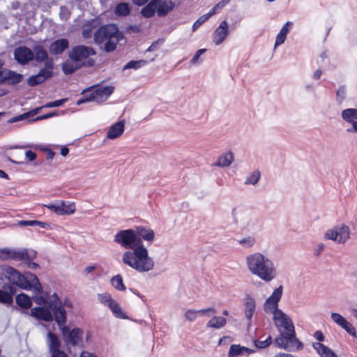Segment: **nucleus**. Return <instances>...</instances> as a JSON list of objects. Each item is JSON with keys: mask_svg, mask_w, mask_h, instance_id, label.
I'll return each mask as SVG.
<instances>
[{"mask_svg": "<svg viewBox=\"0 0 357 357\" xmlns=\"http://www.w3.org/2000/svg\"><path fill=\"white\" fill-rule=\"evenodd\" d=\"M122 261L139 273L148 272L154 266V261L144 244L132 250H126L122 255Z\"/></svg>", "mask_w": 357, "mask_h": 357, "instance_id": "nucleus-1", "label": "nucleus"}, {"mask_svg": "<svg viewBox=\"0 0 357 357\" xmlns=\"http://www.w3.org/2000/svg\"><path fill=\"white\" fill-rule=\"evenodd\" d=\"M52 299L48 298L47 305L35 307L31 310V314L38 320L52 322L61 319V317H67V312L62 306V300L54 292L52 295Z\"/></svg>", "mask_w": 357, "mask_h": 357, "instance_id": "nucleus-2", "label": "nucleus"}, {"mask_svg": "<svg viewBox=\"0 0 357 357\" xmlns=\"http://www.w3.org/2000/svg\"><path fill=\"white\" fill-rule=\"evenodd\" d=\"M247 265L250 272L265 282L275 278L276 271L273 261L264 255L257 252L247 257Z\"/></svg>", "mask_w": 357, "mask_h": 357, "instance_id": "nucleus-3", "label": "nucleus"}, {"mask_svg": "<svg viewBox=\"0 0 357 357\" xmlns=\"http://www.w3.org/2000/svg\"><path fill=\"white\" fill-rule=\"evenodd\" d=\"M61 331L63 340L66 347L67 351L72 357H77L76 353H73L71 347H84V331L79 327L70 328L66 325L67 317H61V319L54 321Z\"/></svg>", "mask_w": 357, "mask_h": 357, "instance_id": "nucleus-4", "label": "nucleus"}, {"mask_svg": "<svg viewBox=\"0 0 357 357\" xmlns=\"http://www.w3.org/2000/svg\"><path fill=\"white\" fill-rule=\"evenodd\" d=\"M175 8L172 0H151L140 11L142 17L146 19L153 17L155 14L158 17L167 16Z\"/></svg>", "mask_w": 357, "mask_h": 357, "instance_id": "nucleus-5", "label": "nucleus"}, {"mask_svg": "<svg viewBox=\"0 0 357 357\" xmlns=\"http://www.w3.org/2000/svg\"><path fill=\"white\" fill-rule=\"evenodd\" d=\"M114 241L128 250H132L144 244L137 237L134 228L118 231L114 236Z\"/></svg>", "mask_w": 357, "mask_h": 357, "instance_id": "nucleus-6", "label": "nucleus"}, {"mask_svg": "<svg viewBox=\"0 0 357 357\" xmlns=\"http://www.w3.org/2000/svg\"><path fill=\"white\" fill-rule=\"evenodd\" d=\"M96 54V50L91 47L85 45H77L73 46L68 52V57L73 62L77 63H86L89 60L92 61L91 67L96 64V60L91 58Z\"/></svg>", "mask_w": 357, "mask_h": 357, "instance_id": "nucleus-7", "label": "nucleus"}, {"mask_svg": "<svg viewBox=\"0 0 357 357\" xmlns=\"http://www.w3.org/2000/svg\"><path fill=\"white\" fill-rule=\"evenodd\" d=\"M275 345L287 351H300L303 348V344L296 337L289 333L280 331V335L275 338Z\"/></svg>", "mask_w": 357, "mask_h": 357, "instance_id": "nucleus-8", "label": "nucleus"}, {"mask_svg": "<svg viewBox=\"0 0 357 357\" xmlns=\"http://www.w3.org/2000/svg\"><path fill=\"white\" fill-rule=\"evenodd\" d=\"M326 239L332 240L338 243H344L350 238L349 227L346 225L336 226L328 230L324 235Z\"/></svg>", "mask_w": 357, "mask_h": 357, "instance_id": "nucleus-9", "label": "nucleus"}, {"mask_svg": "<svg viewBox=\"0 0 357 357\" xmlns=\"http://www.w3.org/2000/svg\"><path fill=\"white\" fill-rule=\"evenodd\" d=\"M275 325L279 332L282 331L281 328H284V333H289L291 335L296 336L294 324L291 319L283 311L278 312L273 317Z\"/></svg>", "mask_w": 357, "mask_h": 357, "instance_id": "nucleus-10", "label": "nucleus"}, {"mask_svg": "<svg viewBox=\"0 0 357 357\" xmlns=\"http://www.w3.org/2000/svg\"><path fill=\"white\" fill-rule=\"evenodd\" d=\"M114 24L115 23H108L100 25L93 34L94 43L100 45L107 40L112 39L116 31Z\"/></svg>", "mask_w": 357, "mask_h": 357, "instance_id": "nucleus-11", "label": "nucleus"}, {"mask_svg": "<svg viewBox=\"0 0 357 357\" xmlns=\"http://www.w3.org/2000/svg\"><path fill=\"white\" fill-rule=\"evenodd\" d=\"M93 89L96 102L100 103L105 101L114 91V86H100V85H93L85 89H84L82 93L85 91H89Z\"/></svg>", "mask_w": 357, "mask_h": 357, "instance_id": "nucleus-12", "label": "nucleus"}, {"mask_svg": "<svg viewBox=\"0 0 357 357\" xmlns=\"http://www.w3.org/2000/svg\"><path fill=\"white\" fill-rule=\"evenodd\" d=\"M24 290H33L36 293H44L36 274L24 271Z\"/></svg>", "mask_w": 357, "mask_h": 357, "instance_id": "nucleus-13", "label": "nucleus"}, {"mask_svg": "<svg viewBox=\"0 0 357 357\" xmlns=\"http://www.w3.org/2000/svg\"><path fill=\"white\" fill-rule=\"evenodd\" d=\"M332 320L348 334L354 338H357V333L355 327L345 317L337 312H332L331 314Z\"/></svg>", "mask_w": 357, "mask_h": 357, "instance_id": "nucleus-14", "label": "nucleus"}, {"mask_svg": "<svg viewBox=\"0 0 357 357\" xmlns=\"http://www.w3.org/2000/svg\"><path fill=\"white\" fill-rule=\"evenodd\" d=\"M2 271L11 283L8 285H13L15 288H22V274L20 272L12 266H2Z\"/></svg>", "mask_w": 357, "mask_h": 357, "instance_id": "nucleus-15", "label": "nucleus"}, {"mask_svg": "<svg viewBox=\"0 0 357 357\" xmlns=\"http://www.w3.org/2000/svg\"><path fill=\"white\" fill-rule=\"evenodd\" d=\"M70 42L66 38H60L52 41L49 45V52L52 55H61L69 48Z\"/></svg>", "mask_w": 357, "mask_h": 357, "instance_id": "nucleus-16", "label": "nucleus"}, {"mask_svg": "<svg viewBox=\"0 0 357 357\" xmlns=\"http://www.w3.org/2000/svg\"><path fill=\"white\" fill-rule=\"evenodd\" d=\"M37 252L31 248H24V268L30 270H36L40 268L39 264L34 260L37 257Z\"/></svg>", "mask_w": 357, "mask_h": 357, "instance_id": "nucleus-17", "label": "nucleus"}, {"mask_svg": "<svg viewBox=\"0 0 357 357\" xmlns=\"http://www.w3.org/2000/svg\"><path fill=\"white\" fill-rule=\"evenodd\" d=\"M229 34V24L226 20H223L213 32L214 43L216 45H220Z\"/></svg>", "mask_w": 357, "mask_h": 357, "instance_id": "nucleus-18", "label": "nucleus"}, {"mask_svg": "<svg viewBox=\"0 0 357 357\" xmlns=\"http://www.w3.org/2000/svg\"><path fill=\"white\" fill-rule=\"evenodd\" d=\"M75 64L72 63L69 61H64L61 65V69L64 75H71L77 70L82 68H91L92 61L89 60L86 63H77V62H74Z\"/></svg>", "mask_w": 357, "mask_h": 357, "instance_id": "nucleus-19", "label": "nucleus"}, {"mask_svg": "<svg viewBox=\"0 0 357 357\" xmlns=\"http://www.w3.org/2000/svg\"><path fill=\"white\" fill-rule=\"evenodd\" d=\"M22 260V250L20 248H3L0 249V260Z\"/></svg>", "mask_w": 357, "mask_h": 357, "instance_id": "nucleus-20", "label": "nucleus"}, {"mask_svg": "<svg viewBox=\"0 0 357 357\" xmlns=\"http://www.w3.org/2000/svg\"><path fill=\"white\" fill-rule=\"evenodd\" d=\"M22 75L15 73L14 71L4 69L0 70V83L14 84L21 81Z\"/></svg>", "mask_w": 357, "mask_h": 357, "instance_id": "nucleus-21", "label": "nucleus"}, {"mask_svg": "<svg viewBox=\"0 0 357 357\" xmlns=\"http://www.w3.org/2000/svg\"><path fill=\"white\" fill-rule=\"evenodd\" d=\"M256 310V302L254 298L250 295H247L245 298L244 303V313L246 319H248V325L250 326L252 324V318Z\"/></svg>", "mask_w": 357, "mask_h": 357, "instance_id": "nucleus-22", "label": "nucleus"}, {"mask_svg": "<svg viewBox=\"0 0 357 357\" xmlns=\"http://www.w3.org/2000/svg\"><path fill=\"white\" fill-rule=\"evenodd\" d=\"M134 229L141 241L152 242L154 240L155 232L153 229L142 225L135 226Z\"/></svg>", "mask_w": 357, "mask_h": 357, "instance_id": "nucleus-23", "label": "nucleus"}, {"mask_svg": "<svg viewBox=\"0 0 357 357\" xmlns=\"http://www.w3.org/2000/svg\"><path fill=\"white\" fill-rule=\"evenodd\" d=\"M15 293V287L13 285H4L3 289H0V303L8 305L13 303V296Z\"/></svg>", "mask_w": 357, "mask_h": 357, "instance_id": "nucleus-24", "label": "nucleus"}, {"mask_svg": "<svg viewBox=\"0 0 357 357\" xmlns=\"http://www.w3.org/2000/svg\"><path fill=\"white\" fill-rule=\"evenodd\" d=\"M125 130V120H121L112 125L107 132V137L109 139H114L120 137Z\"/></svg>", "mask_w": 357, "mask_h": 357, "instance_id": "nucleus-25", "label": "nucleus"}, {"mask_svg": "<svg viewBox=\"0 0 357 357\" xmlns=\"http://www.w3.org/2000/svg\"><path fill=\"white\" fill-rule=\"evenodd\" d=\"M100 24V20L98 17L93 18L90 20L86 21L83 26V30L82 31V36L84 39H89L91 38L92 31L98 28Z\"/></svg>", "mask_w": 357, "mask_h": 357, "instance_id": "nucleus-26", "label": "nucleus"}, {"mask_svg": "<svg viewBox=\"0 0 357 357\" xmlns=\"http://www.w3.org/2000/svg\"><path fill=\"white\" fill-rule=\"evenodd\" d=\"M294 23L291 21H287L281 28L279 33L277 34L275 41V47L283 44L287 38V36L290 29L293 27Z\"/></svg>", "mask_w": 357, "mask_h": 357, "instance_id": "nucleus-27", "label": "nucleus"}, {"mask_svg": "<svg viewBox=\"0 0 357 357\" xmlns=\"http://www.w3.org/2000/svg\"><path fill=\"white\" fill-rule=\"evenodd\" d=\"M312 347L321 357H338L330 347L321 342H313Z\"/></svg>", "mask_w": 357, "mask_h": 357, "instance_id": "nucleus-28", "label": "nucleus"}, {"mask_svg": "<svg viewBox=\"0 0 357 357\" xmlns=\"http://www.w3.org/2000/svg\"><path fill=\"white\" fill-rule=\"evenodd\" d=\"M47 342L49 346L50 352L52 354L58 350H61V341L59 339V337L55 333L52 331H49L47 334Z\"/></svg>", "mask_w": 357, "mask_h": 357, "instance_id": "nucleus-29", "label": "nucleus"}, {"mask_svg": "<svg viewBox=\"0 0 357 357\" xmlns=\"http://www.w3.org/2000/svg\"><path fill=\"white\" fill-rule=\"evenodd\" d=\"M132 10V6L128 2H119L114 8V14L118 17H127Z\"/></svg>", "mask_w": 357, "mask_h": 357, "instance_id": "nucleus-30", "label": "nucleus"}, {"mask_svg": "<svg viewBox=\"0 0 357 357\" xmlns=\"http://www.w3.org/2000/svg\"><path fill=\"white\" fill-rule=\"evenodd\" d=\"M33 56L34 61L43 63L45 59H47L48 53L43 46L37 44L33 46Z\"/></svg>", "mask_w": 357, "mask_h": 357, "instance_id": "nucleus-31", "label": "nucleus"}, {"mask_svg": "<svg viewBox=\"0 0 357 357\" xmlns=\"http://www.w3.org/2000/svg\"><path fill=\"white\" fill-rule=\"evenodd\" d=\"M234 160V156L231 151H228L218 158L213 164L215 167H229Z\"/></svg>", "mask_w": 357, "mask_h": 357, "instance_id": "nucleus-32", "label": "nucleus"}, {"mask_svg": "<svg viewBox=\"0 0 357 357\" xmlns=\"http://www.w3.org/2000/svg\"><path fill=\"white\" fill-rule=\"evenodd\" d=\"M341 116L344 121L347 123H352L357 121V109L356 108H347L343 109L341 113Z\"/></svg>", "mask_w": 357, "mask_h": 357, "instance_id": "nucleus-33", "label": "nucleus"}, {"mask_svg": "<svg viewBox=\"0 0 357 357\" xmlns=\"http://www.w3.org/2000/svg\"><path fill=\"white\" fill-rule=\"evenodd\" d=\"M109 308L111 310L113 316L116 318L121 319H129V317L125 312H123L117 301H115Z\"/></svg>", "mask_w": 357, "mask_h": 357, "instance_id": "nucleus-34", "label": "nucleus"}, {"mask_svg": "<svg viewBox=\"0 0 357 357\" xmlns=\"http://www.w3.org/2000/svg\"><path fill=\"white\" fill-rule=\"evenodd\" d=\"M227 324V319L223 317L213 316L206 324L207 328L215 329L225 326Z\"/></svg>", "mask_w": 357, "mask_h": 357, "instance_id": "nucleus-35", "label": "nucleus"}, {"mask_svg": "<svg viewBox=\"0 0 357 357\" xmlns=\"http://www.w3.org/2000/svg\"><path fill=\"white\" fill-rule=\"evenodd\" d=\"M264 310L266 313H272L273 316L282 311L281 309L278 308V303L274 301H270V299L268 298L265 301L264 304Z\"/></svg>", "mask_w": 357, "mask_h": 357, "instance_id": "nucleus-36", "label": "nucleus"}, {"mask_svg": "<svg viewBox=\"0 0 357 357\" xmlns=\"http://www.w3.org/2000/svg\"><path fill=\"white\" fill-rule=\"evenodd\" d=\"M147 64L148 61L144 59L130 60L123 67L122 70L123 71L128 69L138 70Z\"/></svg>", "mask_w": 357, "mask_h": 357, "instance_id": "nucleus-37", "label": "nucleus"}, {"mask_svg": "<svg viewBox=\"0 0 357 357\" xmlns=\"http://www.w3.org/2000/svg\"><path fill=\"white\" fill-rule=\"evenodd\" d=\"M111 285L117 291H125L126 287L123 282V277L121 274H117L110 279Z\"/></svg>", "mask_w": 357, "mask_h": 357, "instance_id": "nucleus-38", "label": "nucleus"}, {"mask_svg": "<svg viewBox=\"0 0 357 357\" xmlns=\"http://www.w3.org/2000/svg\"><path fill=\"white\" fill-rule=\"evenodd\" d=\"M36 227L38 226L43 229H51V225L47 222H43L38 220H24V227Z\"/></svg>", "mask_w": 357, "mask_h": 357, "instance_id": "nucleus-39", "label": "nucleus"}, {"mask_svg": "<svg viewBox=\"0 0 357 357\" xmlns=\"http://www.w3.org/2000/svg\"><path fill=\"white\" fill-rule=\"evenodd\" d=\"M61 208L63 211L61 215L73 214L76 210L74 202H70L67 204L64 201L61 202Z\"/></svg>", "mask_w": 357, "mask_h": 357, "instance_id": "nucleus-40", "label": "nucleus"}, {"mask_svg": "<svg viewBox=\"0 0 357 357\" xmlns=\"http://www.w3.org/2000/svg\"><path fill=\"white\" fill-rule=\"evenodd\" d=\"M48 291H45L44 293H36L33 296V301L36 303L40 305V306H43V305H47L48 301L49 294Z\"/></svg>", "mask_w": 357, "mask_h": 357, "instance_id": "nucleus-41", "label": "nucleus"}, {"mask_svg": "<svg viewBox=\"0 0 357 357\" xmlns=\"http://www.w3.org/2000/svg\"><path fill=\"white\" fill-rule=\"evenodd\" d=\"M261 177V173L259 170L252 172L246 178L244 183L245 185H256Z\"/></svg>", "mask_w": 357, "mask_h": 357, "instance_id": "nucleus-42", "label": "nucleus"}, {"mask_svg": "<svg viewBox=\"0 0 357 357\" xmlns=\"http://www.w3.org/2000/svg\"><path fill=\"white\" fill-rule=\"evenodd\" d=\"M98 299L102 304L109 307L115 301L112 296L108 293L98 294Z\"/></svg>", "mask_w": 357, "mask_h": 357, "instance_id": "nucleus-43", "label": "nucleus"}, {"mask_svg": "<svg viewBox=\"0 0 357 357\" xmlns=\"http://www.w3.org/2000/svg\"><path fill=\"white\" fill-rule=\"evenodd\" d=\"M84 93H86V91ZM86 93H88L84 94L83 96H82L77 100V105H80L82 104L89 102H96V98L93 89L89 91H86Z\"/></svg>", "mask_w": 357, "mask_h": 357, "instance_id": "nucleus-44", "label": "nucleus"}, {"mask_svg": "<svg viewBox=\"0 0 357 357\" xmlns=\"http://www.w3.org/2000/svg\"><path fill=\"white\" fill-rule=\"evenodd\" d=\"M241 355H243V346L231 344L228 352V357H237Z\"/></svg>", "mask_w": 357, "mask_h": 357, "instance_id": "nucleus-45", "label": "nucleus"}, {"mask_svg": "<svg viewBox=\"0 0 357 357\" xmlns=\"http://www.w3.org/2000/svg\"><path fill=\"white\" fill-rule=\"evenodd\" d=\"M33 61H34L33 47L31 50L26 45H24V66Z\"/></svg>", "mask_w": 357, "mask_h": 357, "instance_id": "nucleus-46", "label": "nucleus"}, {"mask_svg": "<svg viewBox=\"0 0 357 357\" xmlns=\"http://www.w3.org/2000/svg\"><path fill=\"white\" fill-rule=\"evenodd\" d=\"M118 43L112 38L105 41L102 50L107 52H113L116 50Z\"/></svg>", "mask_w": 357, "mask_h": 357, "instance_id": "nucleus-47", "label": "nucleus"}, {"mask_svg": "<svg viewBox=\"0 0 357 357\" xmlns=\"http://www.w3.org/2000/svg\"><path fill=\"white\" fill-rule=\"evenodd\" d=\"M45 81L43 80V79L41 77V76L40 75V74L38 73L36 75H33L30 76L27 79V84L30 86H36L37 85H39L40 84H42Z\"/></svg>", "mask_w": 357, "mask_h": 357, "instance_id": "nucleus-48", "label": "nucleus"}, {"mask_svg": "<svg viewBox=\"0 0 357 357\" xmlns=\"http://www.w3.org/2000/svg\"><path fill=\"white\" fill-rule=\"evenodd\" d=\"M283 293V287L280 285L274 289L271 295L268 298L271 301H274L279 303Z\"/></svg>", "mask_w": 357, "mask_h": 357, "instance_id": "nucleus-49", "label": "nucleus"}, {"mask_svg": "<svg viewBox=\"0 0 357 357\" xmlns=\"http://www.w3.org/2000/svg\"><path fill=\"white\" fill-rule=\"evenodd\" d=\"M346 86L344 85H341L340 86H339V88L336 91V101L339 105L342 103V102L346 98Z\"/></svg>", "mask_w": 357, "mask_h": 357, "instance_id": "nucleus-50", "label": "nucleus"}, {"mask_svg": "<svg viewBox=\"0 0 357 357\" xmlns=\"http://www.w3.org/2000/svg\"><path fill=\"white\" fill-rule=\"evenodd\" d=\"M272 337L271 335H269L265 340L261 341L259 340H254V345L257 349H265L270 346L272 343Z\"/></svg>", "mask_w": 357, "mask_h": 357, "instance_id": "nucleus-51", "label": "nucleus"}, {"mask_svg": "<svg viewBox=\"0 0 357 357\" xmlns=\"http://www.w3.org/2000/svg\"><path fill=\"white\" fill-rule=\"evenodd\" d=\"M67 101L68 98H64L59 100L48 102L46 104L43 105V107H45V108L58 107L63 105Z\"/></svg>", "mask_w": 357, "mask_h": 357, "instance_id": "nucleus-52", "label": "nucleus"}, {"mask_svg": "<svg viewBox=\"0 0 357 357\" xmlns=\"http://www.w3.org/2000/svg\"><path fill=\"white\" fill-rule=\"evenodd\" d=\"M59 112L58 110L52 111V112H50L48 113H46V114H44L42 115L36 116V117H35L31 121H42V120L47 119L58 116Z\"/></svg>", "mask_w": 357, "mask_h": 357, "instance_id": "nucleus-53", "label": "nucleus"}, {"mask_svg": "<svg viewBox=\"0 0 357 357\" xmlns=\"http://www.w3.org/2000/svg\"><path fill=\"white\" fill-rule=\"evenodd\" d=\"M115 29L116 31L114 33V36H113V39L119 43L120 41L123 40L125 38L124 33L119 30V28L116 24H114Z\"/></svg>", "mask_w": 357, "mask_h": 357, "instance_id": "nucleus-54", "label": "nucleus"}, {"mask_svg": "<svg viewBox=\"0 0 357 357\" xmlns=\"http://www.w3.org/2000/svg\"><path fill=\"white\" fill-rule=\"evenodd\" d=\"M38 73L41 76V77L43 79L44 81H46L49 78L52 77L54 75V72L52 70H50L48 69H46L45 68H42Z\"/></svg>", "mask_w": 357, "mask_h": 357, "instance_id": "nucleus-55", "label": "nucleus"}, {"mask_svg": "<svg viewBox=\"0 0 357 357\" xmlns=\"http://www.w3.org/2000/svg\"><path fill=\"white\" fill-rule=\"evenodd\" d=\"M45 206L48 209L54 212L57 215H61V213H63L61 208V204H58L50 203L49 204L45 205Z\"/></svg>", "mask_w": 357, "mask_h": 357, "instance_id": "nucleus-56", "label": "nucleus"}, {"mask_svg": "<svg viewBox=\"0 0 357 357\" xmlns=\"http://www.w3.org/2000/svg\"><path fill=\"white\" fill-rule=\"evenodd\" d=\"M35 116H36V114L33 111V109H31L28 112H24V122H27V123L36 122V121H31L32 119H33L36 117Z\"/></svg>", "mask_w": 357, "mask_h": 357, "instance_id": "nucleus-57", "label": "nucleus"}, {"mask_svg": "<svg viewBox=\"0 0 357 357\" xmlns=\"http://www.w3.org/2000/svg\"><path fill=\"white\" fill-rule=\"evenodd\" d=\"M14 56L17 63L22 65V46H19L15 50Z\"/></svg>", "mask_w": 357, "mask_h": 357, "instance_id": "nucleus-58", "label": "nucleus"}, {"mask_svg": "<svg viewBox=\"0 0 357 357\" xmlns=\"http://www.w3.org/2000/svg\"><path fill=\"white\" fill-rule=\"evenodd\" d=\"M238 242L244 247L250 248L254 245L255 238L253 237L249 236L248 238H244L240 240Z\"/></svg>", "mask_w": 357, "mask_h": 357, "instance_id": "nucleus-59", "label": "nucleus"}, {"mask_svg": "<svg viewBox=\"0 0 357 357\" xmlns=\"http://www.w3.org/2000/svg\"><path fill=\"white\" fill-rule=\"evenodd\" d=\"M197 310L190 309L185 312V317L187 320H188L190 321H193L197 319Z\"/></svg>", "mask_w": 357, "mask_h": 357, "instance_id": "nucleus-60", "label": "nucleus"}, {"mask_svg": "<svg viewBox=\"0 0 357 357\" xmlns=\"http://www.w3.org/2000/svg\"><path fill=\"white\" fill-rule=\"evenodd\" d=\"M208 20L204 15L199 17L192 24V29L193 31L197 30L202 24L206 22Z\"/></svg>", "mask_w": 357, "mask_h": 357, "instance_id": "nucleus-61", "label": "nucleus"}, {"mask_svg": "<svg viewBox=\"0 0 357 357\" xmlns=\"http://www.w3.org/2000/svg\"><path fill=\"white\" fill-rule=\"evenodd\" d=\"M206 52V48H202V49H199L198 50L195 54H194V56H192L191 61H190V63L192 64H195L196 63L198 62V60L199 59L200 56L204 54L205 52Z\"/></svg>", "mask_w": 357, "mask_h": 357, "instance_id": "nucleus-62", "label": "nucleus"}, {"mask_svg": "<svg viewBox=\"0 0 357 357\" xmlns=\"http://www.w3.org/2000/svg\"><path fill=\"white\" fill-rule=\"evenodd\" d=\"M44 63V67L46 69L53 71L54 68V59L52 57L47 56V59H45V61H43Z\"/></svg>", "mask_w": 357, "mask_h": 357, "instance_id": "nucleus-63", "label": "nucleus"}, {"mask_svg": "<svg viewBox=\"0 0 357 357\" xmlns=\"http://www.w3.org/2000/svg\"><path fill=\"white\" fill-rule=\"evenodd\" d=\"M24 155H25L26 159L29 162H33L36 160V154L34 151H33L31 149L25 150Z\"/></svg>", "mask_w": 357, "mask_h": 357, "instance_id": "nucleus-64", "label": "nucleus"}]
</instances>
